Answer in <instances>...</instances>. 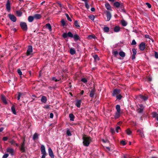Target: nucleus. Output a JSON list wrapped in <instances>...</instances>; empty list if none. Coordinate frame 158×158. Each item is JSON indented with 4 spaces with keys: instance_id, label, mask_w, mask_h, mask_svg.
Here are the masks:
<instances>
[{
    "instance_id": "1",
    "label": "nucleus",
    "mask_w": 158,
    "mask_h": 158,
    "mask_svg": "<svg viewBox=\"0 0 158 158\" xmlns=\"http://www.w3.org/2000/svg\"><path fill=\"white\" fill-rule=\"evenodd\" d=\"M82 139L83 140V143L85 146H88L90 143L92 142L91 138L85 135L83 136Z\"/></svg>"
},
{
    "instance_id": "2",
    "label": "nucleus",
    "mask_w": 158,
    "mask_h": 158,
    "mask_svg": "<svg viewBox=\"0 0 158 158\" xmlns=\"http://www.w3.org/2000/svg\"><path fill=\"white\" fill-rule=\"evenodd\" d=\"M41 154H42L41 158H45L46 155V153L45 146L43 145H42L41 146Z\"/></svg>"
},
{
    "instance_id": "3",
    "label": "nucleus",
    "mask_w": 158,
    "mask_h": 158,
    "mask_svg": "<svg viewBox=\"0 0 158 158\" xmlns=\"http://www.w3.org/2000/svg\"><path fill=\"white\" fill-rule=\"evenodd\" d=\"M32 47L31 45L28 46V49L27 50L26 55L27 56H30L33 54Z\"/></svg>"
},
{
    "instance_id": "4",
    "label": "nucleus",
    "mask_w": 158,
    "mask_h": 158,
    "mask_svg": "<svg viewBox=\"0 0 158 158\" xmlns=\"http://www.w3.org/2000/svg\"><path fill=\"white\" fill-rule=\"evenodd\" d=\"M20 26L23 30L26 31L27 29V26L26 23L21 22L20 23Z\"/></svg>"
},
{
    "instance_id": "5",
    "label": "nucleus",
    "mask_w": 158,
    "mask_h": 158,
    "mask_svg": "<svg viewBox=\"0 0 158 158\" xmlns=\"http://www.w3.org/2000/svg\"><path fill=\"white\" fill-rule=\"evenodd\" d=\"M6 151L7 152L9 153L12 156L14 155L15 154V151L14 149L12 148H8L6 149Z\"/></svg>"
},
{
    "instance_id": "6",
    "label": "nucleus",
    "mask_w": 158,
    "mask_h": 158,
    "mask_svg": "<svg viewBox=\"0 0 158 158\" xmlns=\"http://www.w3.org/2000/svg\"><path fill=\"white\" fill-rule=\"evenodd\" d=\"M139 48L140 50H144L146 48L145 43L143 42L141 43L139 45Z\"/></svg>"
},
{
    "instance_id": "7",
    "label": "nucleus",
    "mask_w": 158,
    "mask_h": 158,
    "mask_svg": "<svg viewBox=\"0 0 158 158\" xmlns=\"http://www.w3.org/2000/svg\"><path fill=\"white\" fill-rule=\"evenodd\" d=\"M8 17L10 20L13 22H15L16 21L17 19L15 16L14 15L11 14H9L8 15Z\"/></svg>"
},
{
    "instance_id": "8",
    "label": "nucleus",
    "mask_w": 158,
    "mask_h": 158,
    "mask_svg": "<svg viewBox=\"0 0 158 158\" xmlns=\"http://www.w3.org/2000/svg\"><path fill=\"white\" fill-rule=\"evenodd\" d=\"M106 21H109L111 19V15L110 12L109 11H106Z\"/></svg>"
},
{
    "instance_id": "9",
    "label": "nucleus",
    "mask_w": 158,
    "mask_h": 158,
    "mask_svg": "<svg viewBox=\"0 0 158 158\" xmlns=\"http://www.w3.org/2000/svg\"><path fill=\"white\" fill-rule=\"evenodd\" d=\"M6 6L7 11H8V12H10V10L11 7L10 5V2L9 0L7 1Z\"/></svg>"
},
{
    "instance_id": "10",
    "label": "nucleus",
    "mask_w": 158,
    "mask_h": 158,
    "mask_svg": "<svg viewBox=\"0 0 158 158\" xmlns=\"http://www.w3.org/2000/svg\"><path fill=\"white\" fill-rule=\"evenodd\" d=\"M120 93V90L119 89H115L114 91L112 94V95L113 96H116L119 94Z\"/></svg>"
},
{
    "instance_id": "11",
    "label": "nucleus",
    "mask_w": 158,
    "mask_h": 158,
    "mask_svg": "<svg viewBox=\"0 0 158 158\" xmlns=\"http://www.w3.org/2000/svg\"><path fill=\"white\" fill-rule=\"evenodd\" d=\"M139 106L140 108L137 110V111L139 113H141L143 112V111L144 109V107L141 104L139 105Z\"/></svg>"
},
{
    "instance_id": "12",
    "label": "nucleus",
    "mask_w": 158,
    "mask_h": 158,
    "mask_svg": "<svg viewBox=\"0 0 158 158\" xmlns=\"http://www.w3.org/2000/svg\"><path fill=\"white\" fill-rule=\"evenodd\" d=\"M48 153L49 156L51 158H54V155L52 151L51 148H49L48 149Z\"/></svg>"
},
{
    "instance_id": "13",
    "label": "nucleus",
    "mask_w": 158,
    "mask_h": 158,
    "mask_svg": "<svg viewBox=\"0 0 158 158\" xmlns=\"http://www.w3.org/2000/svg\"><path fill=\"white\" fill-rule=\"evenodd\" d=\"M81 103V100H77L76 101L75 105L78 108L80 107Z\"/></svg>"
},
{
    "instance_id": "14",
    "label": "nucleus",
    "mask_w": 158,
    "mask_h": 158,
    "mask_svg": "<svg viewBox=\"0 0 158 158\" xmlns=\"http://www.w3.org/2000/svg\"><path fill=\"white\" fill-rule=\"evenodd\" d=\"M20 149L21 151L22 152H25V145H24L23 143H21L20 146Z\"/></svg>"
},
{
    "instance_id": "15",
    "label": "nucleus",
    "mask_w": 158,
    "mask_h": 158,
    "mask_svg": "<svg viewBox=\"0 0 158 158\" xmlns=\"http://www.w3.org/2000/svg\"><path fill=\"white\" fill-rule=\"evenodd\" d=\"M1 98L2 101L5 104H7V102L6 100V98L5 96L3 95H2L1 96Z\"/></svg>"
},
{
    "instance_id": "16",
    "label": "nucleus",
    "mask_w": 158,
    "mask_h": 158,
    "mask_svg": "<svg viewBox=\"0 0 158 158\" xmlns=\"http://www.w3.org/2000/svg\"><path fill=\"white\" fill-rule=\"evenodd\" d=\"M105 6L107 10L111 11L112 10L111 6L108 3H106L105 4Z\"/></svg>"
},
{
    "instance_id": "17",
    "label": "nucleus",
    "mask_w": 158,
    "mask_h": 158,
    "mask_svg": "<svg viewBox=\"0 0 158 158\" xmlns=\"http://www.w3.org/2000/svg\"><path fill=\"white\" fill-rule=\"evenodd\" d=\"M41 101L42 102L44 103H45L47 101V98L45 96H42L41 98Z\"/></svg>"
},
{
    "instance_id": "18",
    "label": "nucleus",
    "mask_w": 158,
    "mask_h": 158,
    "mask_svg": "<svg viewBox=\"0 0 158 158\" xmlns=\"http://www.w3.org/2000/svg\"><path fill=\"white\" fill-rule=\"evenodd\" d=\"M95 92V90L94 89H93L91 90L89 95L90 97L91 98H93L94 97Z\"/></svg>"
},
{
    "instance_id": "19",
    "label": "nucleus",
    "mask_w": 158,
    "mask_h": 158,
    "mask_svg": "<svg viewBox=\"0 0 158 158\" xmlns=\"http://www.w3.org/2000/svg\"><path fill=\"white\" fill-rule=\"evenodd\" d=\"M152 115L153 117L156 118L157 120L158 121V114L155 112H153L152 113Z\"/></svg>"
},
{
    "instance_id": "20",
    "label": "nucleus",
    "mask_w": 158,
    "mask_h": 158,
    "mask_svg": "<svg viewBox=\"0 0 158 158\" xmlns=\"http://www.w3.org/2000/svg\"><path fill=\"white\" fill-rule=\"evenodd\" d=\"M34 19H39L41 17V16L40 14H36L34 15Z\"/></svg>"
},
{
    "instance_id": "21",
    "label": "nucleus",
    "mask_w": 158,
    "mask_h": 158,
    "mask_svg": "<svg viewBox=\"0 0 158 158\" xmlns=\"http://www.w3.org/2000/svg\"><path fill=\"white\" fill-rule=\"evenodd\" d=\"M120 112H116L114 116L115 119H116L120 117Z\"/></svg>"
},
{
    "instance_id": "22",
    "label": "nucleus",
    "mask_w": 158,
    "mask_h": 158,
    "mask_svg": "<svg viewBox=\"0 0 158 158\" xmlns=\"http://www.w3.org/2000/svg\"><path fill=\"white\" fill-rule=\"evenodd\" d=\"M114 31L116 32H118L120 31V28L118 26H116L114 28Z\"/></svg>"
},
{
    "instance_id": "23",
    "label": "nucleus",
    "mask_w": 158,
    "mask_h": 158,
    "mask_svg": "<svg viewBox=\"0 0 158 158\" xmlns=\"http://www.w3.org/2000/svg\"><path fill=\"white\" fill-rule=\"evenodd\" d=\"M46 28L48 29L50 31H52V27L50 23H47L46 25Z\"/></svg>"
},
{
    "instance_id": "24",
    "label": "nucleus",
    "mask_w": 158,
    "mask_h": 158,
    "mask_svg": "<svg viewBox=\"0 0 158 158\" xmlns=\"http://www.w3.org/2000/svg\"><path fill=\"white\" fill-rule=\"evenodd\" d=\"M139 97L141 99L144 101L147 100L148 98L147 97L145 96H143L142 95H140L139 96Z\"/></svg>"
},
{
    "instance_id": "25",
    "label": "nucleus",
    "mask_w": 158,
    "mask_h": 158,
    "mask_svg": "<svg viewBox=\"0 0 158 158\" xmlns=\"http://www.w3.org/2000/svg\"><path fill=\"white\" fill-rule=\"evenodd\" d=\"M73 37L74 39V40L76 41L80 39V37L77 34H75L74 35H73Z\"/></svg>"
},
{
    "instance_id": "26",
    "label": "nucleus",
    "mask_w": 158,
    "mask_h": 158,
    "mask_svg": "<svg viewBox=\"0 0 158 158\" xmlns=\"http://www.w3.org/2000/svg\"><path fill=\"white\" fill-rule=\"evenodd\" d=\"M75 51L74 49L73 48H71L70 49V53L72 55H74L75 53Z\"/></svg>"
},
{
    "instance_id": "27",
    "label": "nucleus",
    "mask_w": 158,
    "mask_h": 158,
    "mask_svg": "<svg viewBox=\"0 0 158 158\" xmlns=\"http://www.w3.org/2000/svg\"><path fill=\"white\" fill-rule=\"evenodd\" d=\"M11 111H12V113H13V114H16V112L15 111V106L13 105L11 107Z\"/></svg>"
},
{
    "instance_id": "28",
    "label": "nucleus",
    "mask_w": 158,
    "mask_h": 158,
    "mask_svg": "<svg viewBox=\"0 0 158 158\" xmlns=\"http://www.w3.org/2000/svg\"><path fill=\"white\" fill-rule=\"evenodd\" d=\"M34 19V16H30L28 17V20L29 22H31L33 21Z\"/></svg>"
},
{
    "instance_id": "29",
    "label": "nucleus",
    "mask_w": 158,
    "mask_h": 158,
    "mask_svg": "<svg viewBox=\"0 0 158 158\" xmlns=\"http://www.w3.org/2000/svg\"><path fill=\"white\" fill-rule=\"evenodd\" d=\"M74 24L77 28H80V26L79 24L78 21L77 20H76L75 21Z\"/></svg>"
},
{
    "instance_id": "30",
    "label": "nucleus",
    "mask_w": 158,
    "mask_h": 158,
    "mask_svg": "<svg viewBox=\"0 0 158 158\" xmlns=\"http://www.w3.org/2000/svg\"><path fill=\"white\" fill-rule=\"evenodd\" d=\"M69 117L70 121H73L74 120V116L73 114H69Z\"/></svg>"
},
{
    "instance_id": "31",
    "label": "nucleus",
    "mask_w": 158,
    "mask_h": 158,
    "mask_svg": "<svg viewBox=\"0 0 158 158\" xmlns=\"http://www.w3.org/2000/svg\"><path fill=\"white\" fill-rule=\"evenodd\" d=\"M38 134L36 133H35L33 135V139L34 140H35L37 139H38Z\"/></svg>"
},
{
    "instance_id": "32",
    "label": "nucleus",
    "mask_w": 158,
    "mask_h": 158,
    "mask_svg": "<svg viewBox=\"0 0 158 158\" xmlns=\"http://www.w3.org/2000/svg\"><path fill=\"white\" fill-rule=\"evenodd\" d=\"M103 30L104 32H108L109 31V28L106 26H105L103 28Z\"/></svg>"
},
{
    "instance_id": "33",
    "label": "nucleus",
    "mask_w": 158,
    "mask_h": 158,
    "mask_svg": "<svg viewBox=\"0 0 158 158\" xmlns=\"http://www.w3.org/2000/svg\"><path fill=\"white\" fill-rule=\"evenodd\" d=\"M121 23L122 25L124 27L126 26L127 25V22L123 20L121 21Z\"/></svg>"
},
{
    "instance_id": "34",
    "label": "nucleus",
    "mask_w": 158,
    "mask_h": 158,
    "mask_svg": "<svg viewBox=\"0 0 158 158\" xmlns=\"http://www.w3.org/2000/svg\"><path fill=\"white\" fill-rule=\"evenodd\" d=\"M116 109L117 110V112H120L121 111V109L120 106L119 105H117L116 106Z\"/></svg>"
},
{
    "instance_id": "35",
    "label": "nucleus",
    "mask_w": 158,
    "mask_h": 158,
    "mask_svg": "<svg viewBox=\"0 0 158 158\" xmlns=\"http://www.w3.org/2000/svg\"><path fill=\"white\" fill-rule=\"evenodd\" d=\"M139 133V135L142 137H144V134L143 132L140 130H138L137 131Z\"/></svg>"
},
{
    "instance_id": "36",
    "label": "nucleus",
    "mask_w": 158,
    "mask_h": 158,
    "mask_svg": "<svg viewBox=\"0 0 158 158\" xmlns=\"http://www.w3.org/2000/svg\"><path fill=\"white\" fill-rule=\"evenodd\" d=\"M119 55L122 57H123L125 56V53L123 51H121L119 52Z\"/></svg>"
},
{
    "instance_id": "37",
    "label": "nucleus",
    "mask_w": 158,
    "mask_h": 158,
    "mask_svg": "<svg viewBox=\"0 0 158 158\" xmlns=\"http://www.w3.org/2000/svg\"><path fill=\"white\" fill-rule=\"evenodd\" d=\"M126 132L128 135H131L132 132L129 128H128L126 131Z\"/></svg>"
},
{
    "instance_id": "38",
    "label": "nucleus",
    "mask_w": 158,
    "mask_h": 158,
    "mask_svg": "<svg viewBox=\"0 0 158 158\" xmlns=\"http://www.w3.org/2000/svg\"><path fill=\"white\" fill-rule=\"evenodd\" d=\"M120 4L118 2H115L114 3V5L116 7H118L120 6Z\"/></svg>"
},
{
    "instance_id": "39",
    "label": "nucleus",
    "mask_w": 158,
    "mask_h": 158,
    "mask_svg": "<svg viewBox=\"0 0 158 158\" xmlns=\"http://www.w3.org/2000/svg\"><path fill=\"white\" fill-rule=\"evenodd\" d=\"M81 81L84 83H86L87 82V79L85 78H82L81 80Z\"/></svg>"
},
{
    "instance_id": "40",
    "label": "nucleus",
    "mask_w": 158,
    "mask_h": 158,
    "mask_svg": "<svg viewBox=\"0 0 158 158\" xmlns=\"http://www.w3.org/2000/svg\"><path fill=\"white\" fill-rule=\"evenodd\" d=\"M60 80V78L56 79V78L55 77H53L52 78V80L55 81H59Z\"/></svg>"
},
{
    "instance_id": "41",
    "label": "nucleus",
    "mask_w": 158,
    "mask_h": 158,
    "mask_svg": "<svg viewBox=\"0 0 158 158\" xmlns=\"http://www.w3.org/2000/svg\"><path fill=\"white\" fill-rule=\"evenodd\" d=\"M67 34H68V37H70L71 38L73 37V35L71 32H69L67 33Z\"/></svg>"
},
{
    "instance_id": "42",
    "label": "nucleus",
    "mask_w": 158,
    "mask_h": 158,
    "mask_svg": "<svg viewBox=\"0 0 158 158\" xmlns=\"http://www.w3.org/2000/svg\"><path fill=\"white\" fill-rule=\"evenodd\" d=\"M16 14L19 16H21L22 14V13L21 11H17L16 12Z\"/></svg>"
},
{
    "instance_id": "43",
    "label": "nucleus",
    "mask_w": 158,
    "mask_h": 158,
    "mask_svg": "<svg viewBox=\"0 0 158 158\" xmlns=\"http://www.w3.org/2000/svg\"><path fill=\"white\" fill-rule=\"evenodd\" d=\"M95 60H99V58L97 55H94L93 56Z\"/></svg>"
},
{
    "instance_id": "44",
    "label": "nucleus",
    "mask_w": 158,
    "mask_h": 158,
    "mask_svg": "<svg viewBox=\"0 0 158 158\" xmlns=\"http://www.w3.org/2000/svg\"><path fill=\"white\" fill-rule=\"evenodd\" d=\"M66 134L68 136H70L71 135V132L69 129L67 130L66 131Z\"/></svg>"
},
{
    "instance_id": "45",
    "label": "nucleus",
    "mask_w": 158,
    "mask_h": 158,
    "mask_svg": "<svg viewBox=\"0 0 158 158\" xmlns=\"http://www.w3.org/2000/svg\"><path fill=\"white\" fill-rule=\"evenodd\" d=\"M65 15L67 19L70 22H72V20L69 17V15L67 14H65Z\"/></svg>"
},
{
    "instance_id": "46",
    "label": "nucleus",
    "mask_w": 158,
    "mask_h": 158,
    "mask_svg": "<svg viewBox=\"0 0 158 158\" xmlns=\"http://www.w3.org/2000/svg\"><path fill=\"white\" fill-rule=\"evenodd\" d=\"M89 17L90 19L93 21L94 20L95 18L94 16V15L89 16Z\"/></svg>"
},
{
    "instance_id": "47",
    "label": "nucleus",
    "mask_w": 158,
    "mask_h": 158,
    "mask_svg": "<svg viewBox=\"0 0 158 158\" xmlns=\"http://www.w3.org/2000/svg\"><path fill=\"white\" fill-rule=\"evenodd\" d=\"M116 97L119 100H120L121 99L122 97V96L120 94H119L118 95H117L116 96Z\"/></svg>"
},
{
    "instance_id": "48",
    "label": "nucleus",
    "mask_w": 158,
    "mask_h": 158,
    "mask_svg": "<svg viewBox=\"0 0 158 158\" xmlns=\"http://www.w3.org/2000/svg\"><path fill=\"white\" fill-rule=\"evenodd\" d=\"M22 94H23L22 93H19L18 96L17 97V99L18 100H20V98L21 97V96L22 95Z\"/></svg>"
},
{
    "instance_id": "49",
    "label": "nucleus",
    "mask_w": 158,
    "mask_h": 158,
    "mask_svg": "<svg viewBox=\"0 0 158 158\" xmlns=\"http://www.w3.org/2000/svg\"><path fill=\"white\" fill-rule=\"evenodd\" d=\"M61 23L63 26H64L65 25V22L64 19H62L61 21Z\"/></svg>"
},
{
    "instance_id": "50",
    "label": "nucleus",
    "mask_w": 158,
    "mask_h": 158,
    "mask_svg": "<svg viewBox=\"0 0 158 158\" xmlns=\"http://www.w3.org/2000/svg\"><path fill=\"white\" fill-rule=\"evenodd\" d=\"M113 54L115 56H116L118 55V52L117 51H114L113 52Z\"/></svg>"
},
{
    "instance_id": "51",
    "label": "nucleus",
    "mask_w": 158,
    "mask_h": 158,
    "mask_svg": "<svg viewBox=\"0 0 158 158\" xmlns=\"http://www.w3.org/2000/svg\"><path fill=\"white\" fill-rule=\"evenodd\" d=\"M132 51L133 52V54H134V55H136L137 53L136 50L135 48H133L132 49Z\"/></svg>"
},
{
    "instance_id": "52",
    "label": "nucleus",
    "mask_w": 158,
    "mask_h": 158,
    "mask_svg": "<svg viewBox=\"0 0 158 158\" xmlns=\"http://www.w3.org/2000/svg\"><path fill=\"white\" fill-rule=\"evenodd\" d=\"M85 6L87 9H88L89 8V6L88 3V2H85Z\"/></svg>"
},
{
    "instance_id": "53",
    "label": "nucleus",
    "mask_w": 158,
    "mask_h": 158,
    "mask_svg": "<svg viewBox=\"0 0 158 158\" xmlns=\"http://www.w3.org/2000/svg\"><path fill=\"white\" fill-rule=\"evenodd\" d=\"M17 72H18V73L20 75V76H21L22 75V72L21 71V70L20 69H18V70H17Z\"/></svg>"
},
{
    "instance_id": "54",
    "label": "nucleus",
    "mask_w": 158,
    "mask_h": 158,
    "mask_svg": "<svg viewBox=\"0 0 158 158\" xmlns=\"http://www.w3.org/2000/svg\"><path fill=\"white\" fill-rule=\"evenodd\" d=\"M120 127L119 126L117 127L116 128V131L117 133L118 132V130H120Z\"/></svg>"
},
{
    "instance_id": "55",
    "label": "nucleus",
    "mask_w": 158,
    "mask_h": 158,
    "mask_svg": "<svg viewBox=\"0 0 158 158\" xmlns=\"http://www.w3.org/2000/svg\"><path fill=\"white\" fill-rule=\"evenodd\" d=\"M9 154H5L3 155L2 158H7Z\"/></svg>"
},
{
    "instance_id": "56",
    "label": "nucleus",
    "mask_w": 158,
    "mask_h": 158,
    "mask_svg": "<svg viewBox=\"0 0 158 158\" xmlns=\"http://www.w3.org/2000/svg\"><path fill=\"white\" fill-rule=\"evenodd\" d=\"M63 37L64 38H67L68 37V34H67H67L66 33H64L63 34Z\"/></svg>"
},
{
    "instance_id": "57",
    "label": "nucleus",
    "mask_w": 158,
    "mask_h": 158,
    "mask_svg": "<svg viewBox=\"0 0 158 158\" xmlns=\"http://www.w3.org/2000/svg\"><path fill=\"white\" fill-rule=\"evenodd\" d=\"M136 44V42L135 40H132L131 44L132 45H135Z\"/></svg>"
},
{
    "instance_id": "58",
    "label": "nucleus",
    "mask_w": 158,
    "mask_h": 158,
    "mask_svg": "<svg viewBox=\"0 0 158 158\" xmlns=\"http://www.w3.org/2000/svg\"><path fill=\"white\" fill-rule=\"evenodd\" d=\"M146 4L148 8H151V5L150 3L147 2L146 3Z\"/></svg>"
},
{
    "instance_id": "59",
    "label": "nucleus",
    "mask_w": 158,
    "mask_h": 158,
    "mask_svg": "<svg viewBox=\"0 0 158 158\" xmlns=\"http://www.w3.org/2000/svg\"><path fill=\"white\" fill-rule=\"evenodd\" d=\"M10 143L12 144H14L15 143V141H14V140H11Z\"/></svg>"
},
{
    "instance_id": "60",
    "label": "nucleus",
    "mask_w": 158,
    "mask_h": 158,
    "mask_svg": "<svg viewBox=\"0 0 158 158\" xmlns=\"http://www.w3.org/2000/svg\"><path fill=\"white\" fill-rule=\"evenodd\" d=\"M110 132H111L112 134H114L115 132V130L114 129V128H111L110 129Z\"/></svg>"
},
{
    "instance_id": "61",
    "label": "nucleus",
    "mask_w": 158,
    "mask_h": 158,
    "mask_svg": "<svg viewBox=\"0 0 158 158\" xmlns=\"http://www.w3.org/2000/svg\"><path fill=\"white\" fill-rule=\"evenodd\" d=\"M155 56L156 58H158V54L156 52H155Z\"/></svg>"
},
{
    "instance_id": "62",
    "label": "nucleus",
    "mask_w": 158,
    "mask_h": 158,
    "mask_svg": "<svg viewBox=\"0 0 158 158\" xmlns=\"http://www.w3.org/2000/svg\"><path fill=\"white\" fill-rule=\"evenodd\" d=\"M44 108L46 109H49L50 108L49 106L48 105H45Z\"/></svg>"
},
{
    "instance_id": "63",
    "label": "nucleus",
    "mask_w": 158,
    "mask_h": 158,
    "mask_svg": "<svg viewBox=\"0 0 158 158\" xmlns=\"http://www.w3.org/2000/svg\"><path fill=\"white\" fill-rule=\"evenodd\" d=\"M8 139V137H3L2 138V140L4 141H6Z\"/></svg>"
},
{
    "instance_id": "64",
    "label": "nucleus",
    "mask_w": 158,
    "mask_h": 158,
    "mask_svg": "<svg viewBox=\"0 0 158 158\" xmlns=\"http://www.w3.org/2000/svg\"><path fill=\"white\" fill-rule=\"evenodd\" d=\"M120 143L123 145H124L126 144L125 142L124 141H121L120 142Z\"/></svg>"
}]
</instances>
